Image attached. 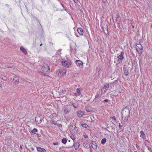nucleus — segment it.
<instances>
[{"instance_id":"nucleus-17","label":"nucleus","mask_w":152,"mask_h":152,"mask_svg":"<svg viewBox=\"0 0 152 152\" xmlns=\"http://www.w3.org/2000/svg\"><path fill=\"white\" fill-rule=\"evenodd\" d=\"M14 83H19V79L18 76H15L13 79Z\"/></svg>"},{"instance_id":"nucleus-28","label":"nucleus","mask_w":152,"mask_h":152,"mask_svg":"<svg viewBox=\"0 0 152 152\" xmlns=\"http://www.w3.org/2000/svg\"><path fill=\"white\" fill-rule=\"evenodd\" d=\"M67 140L65 138H63L61 140V142L63 143L66 144V143Z\"/></svg>"},{"instance_id":"nucleus-14","label":"nucleus","mask_w":152,"mask_h":152,"mask_svg":"<svg viewBox=\"0 0 152 152\" xmlns=\"http://www.w3.org/2000/svg\"><path fill=\"white\" fill-rule=\"evenodd\" d=\"M35 147H36L37 149L38 152H46V150L44 148L40 147H37V146Z\"/></svg>"},{"instance_id":"nucleus-2","label":"nucleus","mask_w":152,"mask_h":152,"mask_svg":"<svg viewBox=\"0 0 152 152\" xmlns=\"http://www.w3.org/2000/svg\"><path fill=\"white\" fill-rule=\"evenodd\" d=\"M61 62L64 67L68 68L71 66L72 64L71 61L67 58H66V60H63Z\"/></svg>"},{"instance_id":"nucleus-7","label":"nucleus","mask_w":152,"mask_h":152,"mask_svg":"<svg viewBox=\"0 0 152 152\" xmlns=\"http://www.w3.org/2000/svg\"><path fill=\"white\" fill-rule=\"evenodd\" d=\"M124 51L121 52L120 54L117 56V58H118V61L121 62L122 61V60L124 58Z\"/></svg>"},{"instance_id":"nucleus-37","label":"nucleus","mask_w":152,"mask_h":152,"mask_svg":"<svg viewBox=\"0 0 152 152\" xmlns=\"http://www.w3.org/2000/svg\"><path fill=\"white\" fill-rule=\"evenodd\" d=\"M121 19V18L120 16H118L116 17V20H120Z\"/></svg>"},{"instance_id":"nucleus-64","label":"nucleus","mask_w":152,"mask_h":152,"mask_svg":"<svg viewBox=\"0 0 152 152\" xmlns=\"http://www.w3.org/2000/svg\"><path fill=\"white\" fill-rule=\"evenodd\" d=\"M81 12H83V11L82 10H80Z\"/></svg>"},{"instance_id":"nucleus-36","label":"nucleus","mask_w":152,"mask_h":152,"mask_svg":"<svg viewBox=\"0 0 152 152\" xmlns=\"http://www.w3.org/2000/svg\"><path fill=\"white\" fill-rule=\"evenodd\" d=\"M71 138L73 140V143H74V140L75 139V138L74 136H71Z\"/></svg>"},{"instance_id":"nucleus-52","label":"nucleus","mask_w":152,"mask_h":152,"mask_svg":"<svg viewBox=\"0 0 152 152\" xmlns=\"http://www.w3.org/2000/svg\"><path fill=\"white\" fill-rule=\"evenodd\" d=\"M116 17L118 16H119L118 14H117L116 15Z\"/></svg>"},{"instance_id":"nucleus-12","label":"nucleus","mask_w":152,"mask_h":152,"mask_svg":"<svg viewBox=\"0 0 152 152\" xmlns=\"http://www.w3.org/2000/svg\"><path fill=\"white\" fill-rule=\"evenodd\" d=\"M101 96L98 93H97L95 96L94 101L95 102H98L100 100Z\"/></svg>"},{"instance_id":"nucleus-45","label":"nucleus","mask_w":152,"mask_h":152,"mask_svg":"<svg viewBox=\"0 0 152 152\" xmlns=\"http://www.w3.org/2000/svg\"><path fill=\"white\" fill-rule=\"evenodd\" d=\"M118 83V80H115V81L114 82V83Z\"/></svg>"},{"instance_id":"nucleus-42","label":"nucleus","mask_w":152,"mask_h":152,"mask_svg":"<svg viewBox=\"0 0 152 152\" xmlns=\"http://www.w3.org/2000/svg\"><path fill=\"white\" fill-rule=\"evenodd\" d=\"M2 130L1 129H0V137H1L2 134Z\"/></svg>"},{"instance_id":"nucleus-6","label":"nucleus","mask_w":152,"mask_h":152,"mask_svg":"<svg viewBox=\"0 0 152 152\" xmlns=\"http://www.w3.org/2000/svg\"><path fill=\"white\" fill-rule=\"evenodd\" d=\"M42 69L46 72H50V67L47 64L43 65L42 67Z\"/></svg>"},{"instance_id":"nucleus-34","label":"nucleus","mask_w":152,"mask_h":152,"mask_svg":"<svg viewBox=\"0 0 152 152\" xmlns=\"http://www.w3.org/2000/svg\"><path fill=\"white\" fill-rule=\"evenodd\" d=\"M51 116L53 118L56 117V113H53L51 115Z\"/></svg>"},{"instance_id":"nucleus-30","label":"nucleus","mask_w":152,"mask_h":152,"mask_svg":"<svg viewBox=\"0 0 152 152\" xmlns=\"http://www.w3.org/2000/svg\"><path fill=\"white\" fill-rule=\"evenodd\" d=\"M102 102H103L104 103V102H107V103H108L110 104V100L109 99H104V100L102 101Z\"/></svg>"},{"instance_id":"nucleus-53","label":"nucleus","mask_w":152,"mask_h":152,"mask_svg":"<svg viewBox=\"0 0 152 152\" xmlns=\"http://www.w3.org/2000/svg\"><path fill=\"white\" fill-rule=\"evenodd\" d=\"M73 1H74L76 3L77 1L78 0H73Z\"/></svg>"},{"instance_id":"nucleus-39","label":"nucleus","mask_w":152,"mask_h":152,"mask_svg":"<svg viewBox=\"0 0 152 152\" xmlns=\"http://www.w3.org/2000/svg\"><path fill=\"white\" fill-rule=\"evenodd\" d=\"M83 136L84 137V138H87L88 137V136L86 134L83 135Z\"/></svg>"},{"instance_id":"nucleus-5","label":"nucleus","mask_w":152,"mask_h":152,"mask_svg":"<svg viewBox=\"0 0 152 152\" xmlns=\"http://www.w3.org/2000/svg\"><path fill=\"white\" fill-rule=\"evenodd\" d=\"M66 69L63 68V69H60L59 70L58 75L59 76H61L64 75L66 73Z\"/></svg>"},{"instance_id":"nucleus-49","label":"nucleus","mask_w":152,"mask_h":152,"mask_svg":"<svg viewBox=\"0 0 152 152\" xmlns=\"http://www.w3.org/2000/svg\"><path fill=\"white\" fill-rule=\"evenodd\" d=\"M2 84L1 83V82H0V87L2 88Z\"/></svg>"},{"instance_id":"nucleus-20","label":"nucleus","mask_w":152,"mask_h":152,"mask_svg":"<svg viewBox=\"0 0 152 152\" xmlns=\"http://www.w3.org/2000/svg\"><path fill=\"white\" fill-rule=\"evenodd\" d=\"M77 31L79 34L80 35H82L83 34V31L82 28H79L77 29Z\"/></svg>"},{"instance_id":"nucleus-41","label":"nucleus","mask_w":152,"mask_h":152,"mask_svg":"<svg viewBox=\"0 0 152 152\" xmlns=\"http://www.w3.org/2000/svg\"><path fill=\"white\" fill-rule=\"evenodd\" d=\"M96 72H99V68H98V67H96Z\"/></svg>"},{"instance_id":"nucleus-27","label":"nucleus","mask_w":152,"mask_h":152,"mask_svg":"<svg viewBox=\"0 0 152 152\" xmlns=\"http://www.w3.org/2000/svg\"><path fill=\"white\" fill-rule=\"evenodd\" d=\"M106 142V139L105 138H104L102 140L101 143L103 144L104 145Z\"/></svg>"},{"instance_id":"nucleus-44","label":"nucleus","mask_w":152,"mask_h":152,"mask_svg":"<svg viewBox=\"0 0 152 152\" xmlns=\"http://www.w3.org/2000/svg\"><path fill=\"white\" fill-rule=\"evenodd\" d=\"M112 118L114 120V121H115L116 120V118L115 116H113L112 117Z\"/></svg>"},{"instance_id":"nucleus-11","label":"nucleus","mask_w":152,"mask_h":152,"mask_svg":"<svg viewBox=\"0 0 152 152\" xmlns=\"http://www.w3.org/2000/svg\"><path fill=\"white\" fill-rule=\"evenodd\" d=\"M91 144V145L92 148L95 150H96L97 149V145L96 141H92Z\"/></svg>"},{"instance_id":"nucleus-22","label":"nucleus","mask_w":152,"mask_h":152,"mask_svg":"<svg viewBox=\"0 0 152 152\" xmlns=\"http://www.w3.org/2000/svg\"><path fill=\"white\" fill-rule=\"evenodd\" d=\"M106 26V31H105L104 30V28L103 27H102V29H103V31L104 32V33L105 34L107 35H108L109 34V32H108V30L107 29V26Z\"/></svg>"},{"instance_id":"nucleus-46","label":"nucleus","mask_w":152,"mask_h":152,"mask_svg":"<svg viewBox=\"0 0 152 152\" xmlns=\"http://www.w3.org/2000/svg\"><path fill=\"white\" fill-rule=\"evenodd\" d=\"M119 128L120 129H121V124L120 123L119 124Z\"/></svg>"},{"instance_id":"nucleus-40","label":"nucleus","mask_w":152,"mask_h":152,"mask_svg":"<svg viewBox=\"0 0 152 152\" xmlns=\"http://www.w3.org/2000/svg\"><path fill=\"white\" fill-rule=\"evenodd\" d=\"M0 68L2 69H5L7 68L6 66H1V65H0Z\"/></svg>"},{"instance_id":"nucleus-54","label":"nucleus","mask_w":152,"mask_h":152,"mask_svg":"<svg viewBox=\"0 0 152 152\" xmlns=\"http://www.w3.org/2000/svg\"><path fill=\"white\" fill-rule=\"evenodd\" d=\"M121 24H122L121 23H118V26L119 27H120V25H121Z\"/></svg>"},{"instance_id":"nucleus-3","label":"nucleus","mask_w":152,"mask_h":152,"mask_svg":"<svg viewBox=\"0 0 152 152\" xmlns=\"http://www.w3.org/2000/svg\"><path fill=\"white\" fill-rule=\"evenodd\" d=\"M136 50L138 52L139 56H140L142 54V52L143 50L142 46L140 44H137L136 46Z\"/></svg>"},{"instance_id":"nucleus-57","label":"nucleus","mask_w":152,"mask_h":152,"mask_svg":"<svg viewBox=\"0 0 152 152\" xmlns=\"http://www.w3.org/2000/svg\"><path fill=\"white\" fill-rule=\"evenodd\" d=\"M122 152H126V150H125L124 151H123Z\"/></svg>"},{"instance_id":"nucleus-47","label":"nucleus","mask_w":152,"mask_h":152,"mask_svg":"<svg viewBox=\"0 0 152 152\" xmlns=\"http://www.w3.org/2000/svg\"><path fill=\"white\" fill-rule=\"evenodd\" d=\"M37 137H40L41 136V135L40 134H37Z\"/></svg>"},{"instance_id":"nucleus-10","label":"nucleus","mask_w":152,"mask_h":152,"mask_svg":"<svg viewBox=\"0 0 152 152\" xmlns=\"http://www.w3.org/2000/svg\"><path fill=\"white\" fill-rule=\"evenodd\" d=\"M80 144V142H76V143H74L73 145H71V146H69L68 147V148H71L72 147V146L73 145H74L75 149L76 150L78 148Z\"/></svg>"},{"instance_id":"nucleus-32","label":"nucleus","mask_w":152,"mask_h":152,"mask_svg":"<svg viewBox=\"0 0 152 152\" xmlns=\"http://www.w3.org/2000/svg\"><path fill=\"white\" fill-rule=\"evenodd\" d=\"M76 91L77 93V95L78 96L80 95V89L79 88H77L76 89Z\"/></svg>"},{"instance_id":"nucleus-60","label":"nucleus","mask_w":152,"mask_h":152,"mask_svg":"<svg viewBox=\"0 0 152 152\" xmlns=\"http://www.w3.org/2000/svg\"><path fill=\"white\" fill-rule=\"evenodd\" d=\"M90 151H91H91H92L91 149V148H90Z\"/></svg>"},{"instance_id":"nucleus-23","label":"nucleus","mask_w":152,"mask_h":152,"mask_svg":"<svg viewBox=\"0 0 152 152\" xmlns=\"http://www.w3.org/2000/svg\"><path fill=\"white\" fill-rule=\"evenodd\" d=\"M80 124L83 127L86 128L88 126V125L87 124H86L85 123L83 122H81L80 123Z\"/></svg>"},{"instance_id":"nucleus-38","label":"nucleus","mask_w":152,"mask_h":152,"mask_svg":"<svg viewBox=\"0 0 152 152\" xmlns=\"http://www.w3.org/2000/svg\"><path fill=\"white\" fill-rule=\"evenodd\" d=\"M57 125L59 127H62V125L61 124L57 123Z\"/></svg>"},{"instance_id":"nucleus-16","label":"nucleus","mask_w":152,"mask_h":152,"mask_svg":"<svg viewBox=\"0 0 152 152\" xmlns=\"http://www.w3.org/2000/svg\"><path fill=\"white\" fill-rule=\"evenodd\" d=\"M71 104L75 108H77L79 105L78 104L77 102L76 101H75V102H71Z\"/></svg>"},{"instance_id":"nucleus-63","label":"nucleus","mask_w":152,"mask_h":152,"mask_svg":"<svg viewBox=\"0 0 152 152\" xmlns=\"http://www.w3.org/2000/svg\"><path fill=\"white\" fill-rule=\"evenodd\" d=\"M129 152H133L132 151H130Z\"/></svg>"},{"instance_id":"nucleus-24","label":"nucleus","mask_w":152,"mask_h":152,"mask_svg":"<svg viewBox=\"0 0 152 152\" xmlns=\"http://www.w3.org/2000/svg\"><path fill=\"white\" fill-rule=\"evenodd\" d=\"M83 146L85 148H89L90 147V145L86 142L83 143Z\"/></svg>"},{"instance_id":"nucleus-21","label":"nucleus","mask_w":152,"mask_h":152,"mask_svg":"<svg viewBox=\"0 0 152 152\" xmlns=\"http://www.w3.org/2000/svg\"><path fill=\"white\" fill-rule=\"evenodd\" d=\"M109 88V84L108 83H105L104 84V87L103 88L105 89L104 92H105Z\"/></svg>"},{"instance_id":"nucleus-8","label":"nucleus","mask_w":152,"mask_h":152,"mask_svg":"<svg viewBox=\"0 0 152 152\" xmlns=\"http://www.w3.org/2000/svg\"><path fill=\"white\" fill-rule=\"evenodd\" d=\"M75 63L80 68H83V64L82 61L79 60H76L75 61Z\"/></svg>"},{"instance_id":"nucleus-4","label":"nucleus","mask_w":152,"mask_h":152,"mask_svg":"<svg viewBox=\"0 0 152 152\" xmlns=\"http://www.w3.org/2000/svg\"><path fill=\"white\" fill-rule=\"evenodd\" d=\"M62 110L65 113L67 114L70 111L71 107L68 104L66 105L63 108Z\"/></svg>"},{"instance_id":"nucleus-18","label":"nucleus","mask_w":152,"mask_h":152,"mask_svg":"<svg viewBox=\"0 0 152 152\" xmlns=\"http://www.w3.org/2000/svg\"><path fill=\"white\" fill-rule=\"evenodd\" d=\"M86 110L88 112L91 111L92 110V108L90 106H87L85 107Z\"/></svg>"},{"instance_id":"nucleus-58","label":"nucleus","mask_w":152,"mask_h":152,"mask_svg":"<svg viewBox=\"0 0 152 152\" xmlns=\"http://www.w3.org/2000/svg\"><path fill=\"white\" fill-rule=\"evenodd\" d=\"M42 45V44H41L40 45V46H41Z\"/></svg>"},{"instance_id":"nucleus-55","label":"nucleus","mask_w":152,"mask_h":152,"mask_svg":"<svg viewBox=\"0 0 152 152\" xmlns=\"http://www.w3.org/2000/svg\"><path fill=\"white\" fill-rule=\"evenodd\" d=\"M64 92H65V91H64L62 90V92L63 93H64Z\"/></svg>"},{"instance_id":"nucleus-43","label":"nucleus","mask_w":152,"mask_h":152,"mask_svg":"<svg viewBox=\"0 0 152 152\" xmlns=\"http://www.w3.org/2000/svg\"><path fill=\"white\" fill-rule=\"evenodd\" d=\"M54 145H57L58 144V142H56L53 143V144Z\"/></svg>"},{"instance_id":"nucleus-59","label":"nucleus","mask_w":152,"mask_h":152,"mask_svg":"<svg viewBox=\"0 0 152 152\" xmlns=\"http://www.w3.org/2000/svg\"><path fill=\"white\" fill-rule=\"evenodd\" d=\"M106 0H103V1L104 2H105Z\"/></svg>"},{"instance_id":"nucleus-31","label":"nucleus","mask_w":152,"mask_h":152,"mask_svg":"<svg viewBox=\"0 0 152 152\" xmlns=\"http://www.w3.org/2000/svg\"><path fill=\"white\" fill-rule=\"evenodd\" d=\"M51 121L52 122V123L53 124L55 125H57V123L56 122H55L54 119L53 118L51 119Z\"/></svg>"},{"instance_id":"nucleus-15","label":"nucleus","mask_w":152,"mask_h":152,"mask_svg":"<svg viewBox=\"0 0 152 152\" xmlns=\"http://www.w3.org/2000/svg\"><path fill=\"white\" fill-rule=\"evenodd\" d=\"M140 137H141L143 139H145L146 138V135L143 132V131L141 130L140 132Z\"/></svg>"},{"instance_id":"nucleus-1","label":"nucleus","mask_w":152,"mask_h":152,"mask_svg":"<svg viewBox=\"0 0 152 152\" xmlns=\"http://www.w3.org/2000/svg\"><path fill=\"white\" fill-rule=\"evenodd\" d=\"M130 114V110L128 106H126L124 108L121 112L122 119L124 118L125 120L129 116Z\"/></svg>"},{"instance_id":"nucleus-33","label":"nucleus","mask_w":152,"mask_h":152,"mask_svg":"<svg viewBox=\"0 0 152 152\" xmlns=\"http://www.w3.org/2000/svg\"><path fill=\"white\" fill-rule=\"evenodd\" d=\"M8 67H10L12 68H14L15 66L12 64H10L8 66Z\"/></svg>"},{"instance_id":"nucleus-9","label":"nucleus","mask_w":152,"mask_h":152,"mask_svg":"<svg viewBox=\"0 0 152 152\" xmlns=\"http://www.w3.org/2000/svg\"><path fill=\"white\" fill-rule=\"evenodd\" d=\"M43 119L42 118L39 116H37L35 118V121L38 124H40Z\"/></svg>"},{"instance_id":"nucleus-61","label":"nucleus","mask_w":152,"mask_h":152,"mask_svg":"<svg viewBox=\"0 0 152 152\" xmlns=\"http://www.w3.org/2000/svg\"><path fill=\"white\" fill-rule=\"evenodd\" d=\"M132 27L133 28H134V26H133L132 25Z\"/></svg>"},{"instance_id":"nucleus-25","label":"nucleus","mask_w":152,"mask_h":152,"mask_svg":"<svg viewBox=\"0 0 152 152\" xmlns=\"http://www.w3.org/2000/svg\"><path fill=\"white\" fill-rule=\"evenodd\" d=\"M0 78L4 80L7 81V77L3 75H0Z\"/></svg>"},{"instance_id":"nucleus-19","label":"nucleus","mask_w":152,"mask_h":152,"mask_svg":"<svg viewBox=\"0 0 152 152\" xmlns=\"http://www.w3.org/2000/svg\"><path fill=\"white\" fill-rule=\"evenodd\" d=\"M20 50L22 51V52L26 55L27 53V52L23 47H21L20 48Z\"/></svg>"},{"instance_id":"nucleus-62","label":"nucleus","mask_w":152,"mask_h":152,"mask_svg":"<svg viewBox=\"0 0 152 152\" xmlns=\"http://www.w3.org/2000/svg\"><path fill=\"white\" fill-rule=\"evenodd\" d=\"M61 20V18H59V19H58V20Z\"/></svg>"},{"instance_id":"nucleus-51","label":"nucleus","mask_w":152,"mask_h":152,"mask_svg":"<svg viewBox=\"0 0 152 152\" xmlns=\"http://www.w3.org/2000/svg\"><path fill=\"white\" fill-rule=\"evenodd\" d=\"M20 149H21V150H22L23 149V148L22 147V146L21 145H20Z\"/></svg>"},{"instance_id":"nucleus-35","label":"nucleus","mask_w":152,"mask_h":152,"mask_svg":"<svg viewBox=\"0 0 152 152\" xmlns=\"http://www.w3.org/2000/svg\"><path fill=\"white\" fill-rule=\"evenodd\" d=\"M147 147L148 148V150L150 152H152V150L151 148H150L148 146H147Z\"/></svg>"},{"instance_id":"nucleus-13","label":"nucleus","mask_w":152,"mask_h":152,"mask_svg":"<svg viewBox=\"0 0 152 152\" xmlns=\"http://www.w3.org/2000/svg\"><path fill=\"white\" fill-rule=\"evenodd\" d=\"M84 114V112L81 110L78 111L77 112V116L79 117H82Z\"/></svg>"},{"instance_id":"nucleus-26","label":"nucleus","mask_w":152,"mask_h":152,"mask_svg":"<svg viewBox=\"0 0 152 152\" xmlns=\"http://www.w3.org/2000/svg\"><path fill=\"white\" fill-rule=\"evenodd\" d=\"M124 71L125 75L126 76H128L129 74V72L128 70L127 69H126V68H124Z\"/></svg>"},{"instance_id":"nucleus-29","label":"nucleus","mask_w":152,"mask_h":152,"mask_svg":"<svg viewBox=\"0 0 152 152\" xmlns=\"http://www.w3.org/2000/svg\"><path fill=\"white\" fill-rule=\"evenodd\" d=\"M38 131L37 130L36 128H34L33 130L31 131V133H34V134H36V133Z\"/></svg>"},{"instance_id":"nucleus-50","label":"nucleus","mask_w":152,"mask_h":152,"mask_svg":"<svg viewBox=\"0 0 152 152\" xmlns=\"http://www.w3.org/2000/svg\"><path fill=\"white\" fill-rule=\"evenodd\" d=\"M31 149L32 151H34V149L33 148H31Z\"/></svg>"},{"instance_id":"nucleus-48","label":"nucleus","mask_w":152,"mask_h":152,"mask_svg":"<svg viewBox=\"0 0 152 152\" xmlns=\"http://www.w3.org/2000/svg\"><path fill=\"white\" fill-rule=\"evenodd\" d=\"M61 49H59L57 51V52H58H58H61Z\"/></svg>"},{"instance_id":"nucleus-56","label":"nucleus","mask_w":152,"mask_h":152,"mask_svg":"<svg viewBox=\"0 0 152 152\" xmlns=\"http://www.w3.org/2000/svg\"><path fill=\"white\" fill-rule=\"evenodd\" d=\"M90 99H88L87 100V101H90Z\"/></svg>"}]
</instances>
